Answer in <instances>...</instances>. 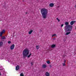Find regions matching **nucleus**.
Segmentation results:
<instances>
[{"label": "nucleus", "instance_id": "14", "mask_svg": "<svg viewBox=\"0 0 76 76\" xmlns=\"http://www.w3.org/2000/svg\"><path fill=\"white\" fill-rule=\"evenodd\" d=\"M3 42H0V47H1V46L3 45Z\"/></svg>", "mask_w": 76, "mask_h": 76}, {"label": "nucleus", "instance_id": "22", "mask_svg": "<svg viewBox=\"0 0 76 76\" xmlns=\"http://www.w3.org/2000/svg\"><path fill=\"white\" fill-rule=\"evenodd\" d=\"M31 66H33V64H34V62H31Z\"/></svg>", "mask_w": 76, "mask_h": 76}, {"label": "nucleus", "instance_id": "3", "mask_svg": "<svg viewBox=\"0 0 76 76\" xmlns=\"http://www.w3.org/2000/svg\"><path fill=\"white\" fill-rule=\"evenodd\" d=\"M69 23L67 22H66L65 23V25H66V26L65 27V28L66 29H72V26L69 25Z\"/></svg>", "mask_w": 76, "mask_h": 76}, {"label": "nucleus", "instance_id": "2", "mask_svg": "<svg viewBox=\"0 0 76 76\" xmlns=\"http://www.w3.org/2000/svg\"><path fill=\"white\" fill-rule=\"evenodd\" d=\"M41 12L43 19H46L48 13V10L45 8H42L41 10Z\"/></svg>", "mask_w": 76, "mask_h": 76}, {"label": "nucleus", "instance_id": "8", "mask_svg": "<svg viewBox=\"0 0 76 76\" xmlns=\"http://www.w3.org/2000/svg\"><path fill=\"white\" fill-rule=\"evenodd\" d=\"M54 4H53V3H51L50 4H49V6H50V7H53L54 6Z\"/></svg>", "mask_w": 76, "mask_h": 76}, {"label": "nucleus", "instance_id": "30", "mask_svg": "<svg viewBox=\"0 0 76 76\" xmlns=\"http://www.w3.org/2000/svg\"><path fill=\"white\" fill-rule=\"evenodd\" d=\"M75 7H76V5H75Z\"/></svg>", "mask_w": 76, "mask_h": 76}, {"label": "nucleus", "instance_id": "13", "mask_svg": "<svg viewBox=\"0 0 76 76\" xmlns=\"http://www.w3.org/2000/svg\"><path fill=\"white\" fill-rule=\"evenodd\" d=\"M36 49L37 50H38V49H39V45H37L36 46Z\"/></svg>", "mask_w": 76, "mask_h": 76}, {"label": "nucleus", "instance_id": "6", "mask_svg": "<svg viewBox=\"0 0 76 76\" xmlns=\"http://www.w3.org/2000/svg\"><path fill=\"white\" fill-rule=\"evenodd\" d=\"M56 47V45L55 44H53L51 45V47L52 48H54Z\"/></svg>", "mask_w": 76, "mask_h": 76}, {"label": "nucleus", "instance_id": "32", "mask_svg": "<svg viewBox=\"0 0 76 76\" xmlns=\"http://www.w3.org/2000/svg\"><path fill=\"white\" fill-rule=\"evenodd\" d=\"M54 39H55V38H54Z\"/></svg>", "mask_w": 76, "mask_h": 76}, {"label": "nucleus", "instance_id": "17", "mask_svg": "<svg viewBox=\"0 0 76 76\" xmlns=\"http://www.w3.org/2000/svg\"><path fill=\"white\" fill-rule=\"evenodd\" d=\"M20 76H24V75L23 74V73L22 72L20 74Z\"/></svg>", "mask_w": 76, "mask_h": 76}, {"label": "nucleus", "instance_id": "4", "mask_svg": "<svg viewBox=\"0 0 76 76\" xmlns=\"http://www.w3.org/2000/svg\"><path fill=\"white\" fill-rule=\"evenodd\" d=\"M5 32H6V31L4 30L0 32V37H2L3 34H4V33H5Z\"/></svg>", "mask_w": 76, "mask_h": 76}, {"label": "nucleus", "instance_id": "20", "mask_svg": "<svg viewBox=\"0 0 76 76\" xmlns=\"http://www.w3.org/2000/svg\"><path fill=\"white\" fill-rule=\"evenodd\" d=\"M46 63H47L48 64H50V61L49 60L47 61H46Z\"/></svg>", "mask_w": 76, "mask_h": 76}, {"label": "nucleus", "instance_id": "29", "mask_svg": "<svg viewBox=\"0 0 76 76\" xmlns=\"http://www.w3.org/2000/svg\"><path fill=\"white\" fill-rule=\"evenodd\" d=\"M60 7L58 6V7Z\"/></svg>", "mask_w": 76, "mask_h": 76}, {"label": "nucleus", "instance_id": "24", "mask_svg": "<svg viewBox=\"0 0 76 76\" xmlns=\"http://www.w3.org/2000/svg\"><path fill=\"white\" fill-rule=\"evenodd\" d=\"M8 44H10L11 43V42L9 41L8 42Z\"/></svg>", "mask_w": 76, "mask_h": 76}, {"label": "nucleus", "instance_id": "28", "mask_svg": "<svg viewBox=\"0 0 76 76\" xmlns=\"http://www.w3.org/2000/svg\"><path fill=\"white\" fill-rule=\"evenodd\" d=\"M27 13H28V12L26 13V14H27Z\"/></svg>", "mask_w": 76, "mask_h": 76}, {"label": "nucleus", "instance_id": "9", "mask_svg": "<svg viewBox=\"0 0 76 76\" xmlns=\"http://www.w3.org/2000/svg\"><path fill=\"white\" fill-rule=\"evenodd\" d=\"M46 67H47V65L45 64H44L42 65V68H44V69H45V68H46Z\"/></svg>", "mask_w": 76, "mask_h": 76}, {"label": "nucleus", "instance_id": "1", "mask_svg": "<svg viewBox=\"0 0 76 76\" xmlns=\"http://www.w3.org/2000/svg\"><path fill=\"white\" fill-rule=\"evenodd\" d=\"M30 51V50H29V49H28V48L24 49L23 52V57L25 58V57H26V56H27L28 58H30L32 55V53H29Z\"/></svg>", "mask_w": 76, "mask_h": 76}, {"label": "nucleus", "instance_id": "23", "mask_svg": "<svg viewBox=\"0 0 76 76\" xmlns=\"http://www.w3.org/2000/svg\"><path fill=\"white\" fill-rule=\"evenodd\" d=\"M62 65L63 66H66V64L65 63H62Z\"/></svg>", "mask_w": 76, "mask_h": 76}, {"label": "nucleus", "instance_id": "25", "mask_svg": "<svg viewBox=\"0 0 76 76\" xmlns=\"http://www.w3.org/2000/svg\"><path fill=\"white\" fill-rule=\"evenodd\" d=\"M63 25H64L63 24H62L61 25V27H63Z\"/></svg>", "mask_w": 76, "mask_h": 76}, {"label": "nucleus", "instance_id": "31", "mask_svg": "<svg viewBox=\"0 0 76 76\" xmlns=\"http://www.w3.org/2000/svg\"><path fill=\"white\" fill-rule=\"evenodd\" d=\"M54 39H55V38H54Z\"/></svg>", "mask_w": 76, "mask_h": 76}, {"label": "nucleus", "instance_id": "19", "mask_svg": "<svg viewBox=\"0 0 76 76\" xmlns=\"http://www.w3.org/2000/svg\"><path fill=\"white\" fill-rule=\"evenodd\" d=\"M52 37H57V35L56 34H54L52 35Z\"/></svg>", "mask_w": 76, "mask_h": 76}, {"label": "nucleus", "instance_id": "15", "mask_svg": "<svg viewBox=\"0 0 76 76\" xmlns=\"http://www.w3.org/2000/svg\"><path fill=\"white\" fill-rule=\"evenodd\" d=\"M70 33H71V32H66V33L65 34V35H69V34H70Z\"/></svg>", "mask_w": 76, "mask_h": 76}, {"label": "nucleus", "instance_id": "7", "mask_svg": "<svg viewBox=\"0 0 76 76\" xmlns=\"http://www.w3.org/2000/svg\"><path fill=\"white\" fill-rule=\"evenodd\" d=\"M15 47V45L13 44L10 46L11 50H13Z\"/></svg>", "mask_w": 76, "mask_h": 76}, {"label": "nucleus", "instance_id": "27", "mask_svg": "<svg viewBox=\"0 0 76 76\" xmlns=\"http://www.w3.org/2000/svg\"><path fill=\"white\" fill-rule=\"evenodd\" d=\"M1 73H0V76H1Z\"/></svg>", "mask_w": 76, "mask_h": 76}, {"label": "nucleus", "instance_id": "26", "mask_svg": "<svg viewBox=\"0 0 76 76\" xmlns=\"http://www.w3.org/2000/svg\"><path fill=\"white\" fill-rule=\"evenodd\" d=\"M64 63H66V60H64Z\"/></svg>", "mask_w": 76, "mask_h": 76}, {"label": "nucleus", "instance_id": "11", "mask_svg": "<svg viewBox=\"0 0 76 76\" xmlns=\"http://www.w3.org/2000/svg\"><path fill=\"white\" fill-rule=\"evenodd\" d=\"M15 69L16 70H18L19 69V66L18 65L16 67Z\"/></svg>", "mask_w": 76, "mask_h": 76}, {"label": "nucleus", "instance_id": "21", "mask_svg": "<svg viewBox=\"0 0 76 76\" xmlns=\"http://www.w3.org/2000/svg\"><path fill=\"white\" fill-rule=\"evenodd\" d=\"M56 20H58V22H60V19H59L58 18H56Z\"/></svg>", "mask_w": 76, "mask_h": 76}, {"label": "nucleus", "instance_id": "18", "mask_svg": "<svg viewBox=\"0 0 76 76\" xmlns=\"http://www.w3.org/2000/svg\"><path fill=\"white\" fill-rule=\"evenodd\" d=\"M67 30V31H68L69 32H71V31H72V29H66Z\"/></svg>", "mask_w": 76, "mask_h": 76}, {"label": "nucleus", "instance_id": "5", "mask_svg": "<svg viewBox=\"0 0 76 76\" xmlns=\"http://www.w3.org/2000/svg\"><path fill=\"white\" fill-rule=\"evenodd\" d=\"M76 21H72L70 22V24L71 25H73L76 22Z\"/></svg>", "mask_w": 76, "mask_h": 76}, {"label": "nucleus", "instance_id": "12", "mask_svg": "<svg viewBox=\"0 0 76 76\" xmlns=\"http://www.w3.org/2000/svg\"><path fill=\"white\" fill-rule=\"evenodd\" d=\"M33 32V30H31L30 31L28 32V34H32Z\"/></svg>", "mask_w": 76, "mask_h": 76}, {"label": "nucleus", "instance_id": "10", "mask_svg": "<svg viewBox=\"0 0 76 76\" xmlns=\"http://www.w3.org/2000/svg\"><path fill=\"white\" fill-rule=\"evenodd\" d=\"M45 75L46 76H50V73L47 72L45 73Z\"/></svg>", "mask_w": 76, "mask_h": 76}, {"label": "nucleus", "instance_id": "16", "mask_svg": "<svg viewBox=\"0 0 76 76\" xmlns=\"http://www.w3.org/2000/svg\"><path fill=\"white\" fill-rule=\"evenodd\" d=\"M1 39H5L6 37L4 36H3L1 37Z\"/></svg>", "mask_w": 76, "mask_h": 76}]
</instances>
